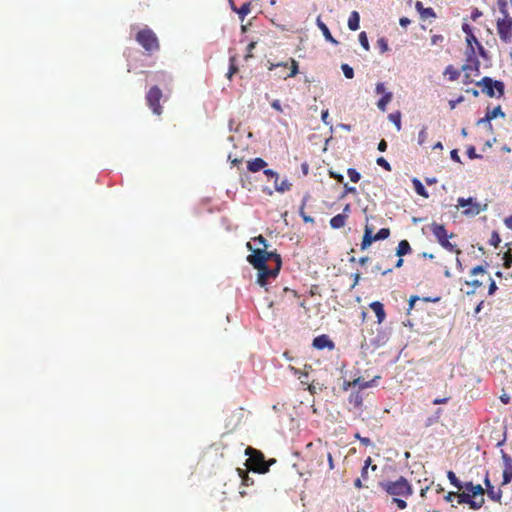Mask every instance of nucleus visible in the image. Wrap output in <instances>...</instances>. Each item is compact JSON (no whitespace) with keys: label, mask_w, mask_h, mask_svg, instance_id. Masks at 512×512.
<instances>
[{"label":"nucleus","mask_w":512,"mask_h":512,"mask_svg":"<svg viewBox=\"0 0 512 512\" xmlns=\"http://www.w3.org/2000/svg\"><path fill=\"white\" fill-rule=\"evenodd\" d=\"M247 248L252 251L247 261L258 270L257 283L265 287L270 278H276L282 266L281 256L276 252L265 251V249H253L251 242Z\"/></svg>","instance_id":"f257e3e1"},{"label":"nucleus","mask_w":512,"mask_h":512,"mask_svg":"<svg viewBox=\"0 0 512 512\" xmlns=\"http://www.w3.org/2000/svg\"><path fill=\"white\" fill-rule=\"evenodd\" d=\"M374 241L373 228L369 225L365 226L364 235L361 242V250H366Z\"/></svg>","instance_id":"2eb2a0df"},{"label":"nucleus","mask_w":512,"mask_h":512,"mask_svg":"<svg viewBox=\"0 0 512 512\" xmlns=\"http://www.w3.org/2000/svg\"><path fill=\"white\" fill-rule=\"evenodd\" d=\"M278 67H281V68H288L289 67V62H280V63H270V65L268 66V69L270 71L278 68Z\"/></svg>","instance_id":"8fccbe9b"},{"label":"nucleus","mask_w":512,"mask_h":512,"mask_svg":"<svg viewBox=\"0 0 512 512\" xmlns=\"http://www.w3.org/2000/svg\"><path fill=\"white\" fill-rule=\"evenodd\" d=\"M369 307L375 313L377 322L379 324L382 323L386 318V313H385L383 304L379 301H374V302L370 303Z\"/></svg>","instance_id":"dca6fc26"},{"label":"nucleus","mask_w":512,"mask_h":512,"mask_svg":"<svg viewBox=\"0 0 512 512\" xmlns=\"http://www.w3.org/2000/svg\"><path fill=\"white\" fill-rule=\"evenodd\" d=\"M466 40H467L468 45L470 46L471 53H474V48H473V46H472V44H473V43H476V44L479 46L480 50H483L482 45L478 42V40H477L476 36H475L472 32H470V33L467 35Z\"/></svg>","instance_id":"e433bc0d"},{"label":"nucleus","mask_w":512,"mask_h":512,"mask_svg":"<svg viewBox=\"0 0 512 512\" xmlns=\"http://www.w3.org/2000/svg\"><path fill=\"white\" fill-rule=\"evenodd\" d=\"M496 290H497V285H496L495 281L490 279V284H489V289H488L489 295H493Z\"/></svg>","instance_id":"bf43d9fd"},{"label":"nucleus","mask_w":512,"mask_h":512,"mask_svg":"<svg viewBox=\"0 0 512 512\" xmlns=\"http://www.w3.org/2000/svg\"><path fill=\"white\" fill-rule=\"evenodd\" d=\"M427 138H428L427 128L423 127L418 134V144L419 145L425 144L427 141Z\"/></svg>","instance_id":"a18cd8bd"},{"label":"nucleus","mask_w":512,"mask_h":512,"mask_svg":"<svg viewBox=\"0 0 512 512\" xmlns=\"http://www.w3.org/2000/svg\"><path fill=\"white\" fill-rule=\"evenodd\" d=\"M267 166V162L262 158H254L247 163V169L252 172L256 173L262 169H265Z\"/></svg>","instance_id":"f3484780"},{"label":"nucleus","mask_w":512,"mask_h":512,"mask_svg":"<svg viewBox=\"0 0 512 512\" xmlns=\"http://www.w3.org/2000/svg\"><path fill=\"white\" fill-rule=\"evenodd\" d=\"M392 98L393 95L391 92L384 93V95H382V97L377 102V107L383 112L386 111V107L388 103L391 102Z\"/></svg>","instance_id":"5701e85b"},{"label":"nucleus","mask_w":512,"mask_h":512,"mask_svg":"<svg viewBox=\"0 0 512 512\" xmlns=\"http://www.w3.org/2000/svg\"><path fill=\"white\" fill-rule=\"evenodd\" d=\"M465 285L471 287L470 290L466 291L467 295H473L477 289L483 286V282L479 281L477 279L471 280V281H465Z\"/></svg>","instance_id":"c85d7f7f"},{"label":"nucleus","mask_w":512,"mask_h":512,"mask_svg":"<svg viewBox=\"0 0 512 512\" xmlns=\"http://www.w3.org/2000/svg\"><path fill=\"white\" fill-rule=\"evenodd\" d=\"M239 477L241 478L242 485L250 486L254 484V480L248 475L246 470L237 468Z\"/></svg>","instance_id":"bb28decb"},{"label":"nucleus","mask_w":512,"mask_h":512,"mask_svg":"<svg viewBox=\"0 0 512 512\" xmlns=\"http://www.w3.org/2000/svg\"><path fill=\"white\" fill-rule=\"evenodd\" d=\"M264 174L268 177V178H273L274 181H278V178H279V175L276 171L272 170V169H265L264 170Z\"/></svg>","instance_id":"3c124183"},{"label":"nucleus","mask_w":512,"mask_h":512,"mask_svg":"<svg viewBox=\"0 0 512 512\" xmlns=\"http://www.w3.org/2000/svg\"><path fill=\"white\" fill-rule=\"evenodd\" d=\"M359 41H360L361 46H362L366 51H368V50L370 49L369 41H368V38H367L366 32H361V33L359 34Z\"/></svg>","instance_id":"c03bdc74"},{"label":"nucleus","mask_w":512,"mask_h":512,"mask_svg":"<svg viewBox=\"0 0 512 512\" xmlns=\"http://www.w3.org/2000/svg\"><path fill=\"white\" fill-rule=\"evenodd\" d=\"M289 63H290V65H289L290 72L286 76L283 77L284 79L293 78L299 72L298 62L294 58H290Z\"/></svg>","instance_id":"cd10ccee"},{"label":"nucleus","mask_w":512,"mask_h":512,"mask_svg":"<svg viewBox=\"0 0 512 512\" xmlns=\"http://www.w3.org/2000/svg\"><path fill=\"white\" fill-rule=\"evenodd\" d=\"M476 85L482 87V93L490 98H501L505 92V85L502 81L493 80L491 77L485 76Z\"/></svg>","instance_id":"0eeeda50"},{"label":"nucleus","mask_w":512,"mask_h":512,"mask_svg":"<svg viewBox=\"0 0 512 512\" xmlns=\"http://www.w3.org/2000/svg\"><path fill=\"white\" fill-rule=\"evenodd\" d=\"M252 241L254 244L257 245L255 249H265V251H267L268 243L267 240L262 235L254 237Z\"/></svg>","instance_id":"72a5a7b5"},{"label":"nucleus","mask_w":512,"mask_h":512,"mask_svg":"<svg viewBox=\"0 0 512 512\" xmlns=\"http://www.w3.org/2000/svg\"><path fill=\"white\" fill-rule=\"evenodd\" d=\"M360 15L357 11H352L348 18V27L352 31H357L360 27Z\"/></svg>","instance_id":"aec40b11"},{"label":"nucleus","mask_w":512,"mask_h":512,"mask_svg":"<svg viewBox=\"0 0 512 512\" xmlns=\"http://www.w3.org/2000/svg\"><path fill=\"white\" fill-rule=\"evenodd\" d=\"M372 382L373 381H365V379L359 377V378L354 379L351 382H348L346 385L348 387H358L359 389H365V388L370 387Z\"/></svg>","instance_id":"4be33fe9"},{"label":"nucleus","mask_w":512,"mask_h":512,"mask_svg":"<svg viewBox=\"0 0 512 512\" xmlns=\"http://www.w3.org/2000/svg\"><path fill=\"white\" fill-rule=\"evenodd\" d=\"M313 347L318 350H323L325 348L332 350L334 348V343L327 335L323 334L314 338Z\"/></svg>","instance_id":"f8f14e48"},{"label":"nucleus","mask_w":512,"mask_h":512,"mask_svg":"<svg viewBox=\"0 0 512 512\" xmlns=\"http://www.w3.org/2000/svg\"><path fill=\"white\" fill-rule=\"evenodd\" d=\"M376 163L380 167L384 168L386 171H391V165L389 164V162L385 158H383V157L377 158Z\"/></svg>","instance_id":"de8ad7c7"},{"label":"nucleus","mask_w":512,"mask_h":512,"mask_svg":"<svg viewBox=\"0 0 512 512\" xmlns=\"http://www.w3.org/2000/svg\"><path fill=\"white\" fill-rule=\"evenodd\" d=\"M349 402L354 405V407H360L363 403V398L359 392L352 393L349 397Z\"/></svg>","instance_id":"f704fd0d"},{"label":"nucleus","mask_w":512,"mask_h":512,"mask_svg":"<svg viewBox=\"0 0 512 512\" xmlns=\"http://www.w3.org/2000/svg\"><path fill=\"white\" fill-rule=\"evenodd\" d=\"M420 13L423 17H435L436 16L434 10L430 7L424 8Z\"/></svg>","instance_id":"864d4df0"},{"label":"nucleus","mask_w":512,"mask_h":512,"mask_svg":"<svg viewBox=\"0 0 512 512\" xmlns=\"http://www.w3.org/2000/svg\"><path fill=\"white\" fill-rule=\"evenodd\" d=\"M413 184H414V187H415V191H416V193L418 195L423 196L425 198L428 197V193H427L425 187L423 186V184L421 183L420 180L414 179L413 180Z\"/></svg>","instance_id":"473e14b6"},{"label":"nucleus","mask_w":512,"mask_h":512,"mask_svg":"<svg viewBox=\"0 0 512 512\" xmlns=\"http://www.w3.org/2000/svg\"><path fill=\"white\" fill-rule=\"evenodd\" d=\"M238 72L237 59L236 56H231L229 58V70L227 73V78L231 79L234 74Z\"/></svg>","instance_id":"c756f323"},{"label":"nucleus","mask_w":512,"mask_h":512,"mask_svg":"<svg viewBox=\"0 0 512 512\" xmlns=\"http://www.w3.org/2000/svg\"><path fill=\"white\" fill-rule=\"evenodd\" d=\"M444 76H448L450 81H455L459 78L460 72L453 65H448L444 70Z\"/></svg>","instance_id":"b1692460"},{"label":"nucleus","mask_w":512,"mask_h":512,"mask_svg":"<svg viewBox=\"0 0 512 512\" xmlns=\"http://www.w3.org/2000/svg\"><path fill=\"white\" fill-rule=\"evenodd\" d=\"M504 224L506 225L507 228L512 229V214L509 217L505 218Z\"/></svg>","instance_id":"774afa93"},{"label":"nucleus","mask_w":512,"mask_h":512,"mask_svg":"<svg viewBox=\"0 0 512 512\" xmlns=\"http://www.w3.org/2000/svg\"><path fill=\"white\" fill-rule=\"evenodd\" d=\"M456 495H457V492H449V493H447V495H445L444 499L446 502H452L453 499L455 497H457Z\"/></svg>","instance_id":"0e129e2a"},{"label":"nucleus","mask_w":512,"mask_h":512,"mask_svg":"<svg viewBox=\"0 0 512 512\" xmlns=\"http://www.w3.org/2000/svg\"><path fill=\"white\" fill-rule=\"evenodd\" d=\"M317 26L319 27V29L322 31L325 39L333 44H338V42L333 38V36L331 35L327 25L321 21L320 17L317 18Z\"/></svg>","instance_id":"6ab92c4d"},{"label":"nucleus","mask_w":512,"mask_h":512,"mask_svg":"<svg viewBox=\"0 0 512 512\" xmlns=\"http://www.w3.org/2000/svg\"><path fill=\"white\" fill-rule=\"evenodd\" d=\"M162 97L163 93L158 86H152L146 93V103L153 114L157 116L163 113V107L160 104Z\"/></svg>","instance_id":"1a4fd4ad"},{"label":"nucleus","mask_w":512,"mask_h":512,"mask_svg":"<svg viewBox=\"0 0 512 512\" xmlns=\"http://www.w3.org/2000/svg\"><path fill=\"white\" fill-rule=\"evenodd\" d=\"M443 41V36L442 35H433L431 37V42L433 45L439 43V42H442Z\"/></svg>","instance_id":"69168bd1"},{"label":"nucleus","mask_w":512,"mask_h":512,"mask_svg":"<svg viewBox=\"0 0 512 512\" xmlns=\"http://www.w3.org/2000/svg\"><path fill=\"white\" fill-rule=\"evenodd\" d=\"M450 156H451V159H452L453 161L458 162V163H460V162H461V160H460V156H459L458 151H457L456 149H454V150H452V151L450 152Z\"/></svg>","instance_id":"680f3d73"},{"label":"nucleus","mask_w":512,"mask_h":512,"mask_svg":"<svg viewBox=\"0 0 512 512\" xmlns=\"http://www.w3.org/2000/svg\"><path fill=\"white\" fill-rule=\"evenodd\" d=\"M484 484H485V492L487 493L488 497L495 501L500 503L502 498V490L501 489H495V487L491 484L489 475L486 473L484 478Z\"/></svg>","instance_id":"9b49d317"},{"label":"nucleus","mask_w":512,"mask_h":512,"mask_svg":"<svg viewBox=\"0 0 512 512\" xmlns=\"http://www.w3.org/2000/svg\"><path fill=\"white\" fill-rule=\"evenodd\" d=\"M498 116L505 117V114L502 111V108L500 105H498L497 107H495L492 110H488L485 115V120H493Z\"/></svg>","instance_id":"a878e982"},{"label":"nucleus","mask_w":512,"mask_h":512,"mask_svg":"<svg viewBox=\"0 0 512 512\" xmlns=\"http://www.w3.org/2000/svg\"><path fill=\"white\" fill-rule=\"evenodd\" d=\"M464 100L463 96L458 97L456 100H450L449 106L450 109H454L458 103H461Z\"/></svg>","instance_id":"052dcab7"},{"label":"nucleus","mask_w":512,"mask_h":512,"mask_svg":"<svg viewBox=\"0 0 512 512\" xmlns=\"http://www.w3.org/2000/svg\"><path fill=\"white\" fill-rule=\"evenodd\" d=\"M411 246L407 240H401L398 244L396 255L398 257H402L404 255H407L411 252Z\"/></svg>","instance_id":"412c9836"},{"label":"nucleus","mask_w":512,"mask_h":512,"mask_svg":"<svg viewBox=\"0 0 512 512\" xmlns=\"http://www.w3.org/2000/svg\"><path fill=\"white\" fill-rule=\"evenodd\" d=\"M503 18H498L496 23L497 33L501 41L509 43L512 39V17L509 15L506 4L500 8Z\"/></svg>","instance_id":"423d86ee"},{"label":"nucleus","mask_w":512,"mask_h":512,"mask_svg":"<svg viewBox=\"0 0 512 512\" xmlns=\"http://www.w3.org/2000/svg\"><path fill=\"white\" fill-rule=\"evenodd\" d=\"M271 106H272L273 109H275L278 112H282L283 111L279 100H274L271 103Z\"/></svg>","instance_id":"e2e57ef3"},{"label":"nucleus","mask_w":512,"mask_h":512,"mask_svg":"<svg viewBox=\"0 0 512 512\" xmlns=\"http://www.w3.org/2000/svg\"><path fill=\"white\" fill-rule=\"evenodd\" d=\"M347 174H348L350 180L354 183H357L361 178L360 173L354 168H349L347 170Z\"/></svg>","instance_id":"58836bf2"},{"label":"nucleus","mask_w":512,"mask_h":512,"mask_svg":"<svg viewBox=\"0 0 512 512\" xmlns=\"http://www.w3.org/2000/svg\"><path fill=\"white\" fill-rule=\"evenodd\" d=\"M390 236V230L388 228H382L380 229L375 235L374 239L376 241L378 240H385Z\"/></svg>","instance_id":"4c0bfd02"},{"label":"nucleus","mask_w":512,"mask_h":512,"mask_svg":"<svg viewBox=\"0 0 512 512\" xmlns=\"http://www.w3.org/2000/svg\"><path fill=\"white\" fill-rule=\"evenodd\" d=\"M463 488H465L467 492L473 496L474 499L483 497L485 493V489L480 484L474 485L472 482H466L463 485Z\"/></svg>","instance_id":"4468645a"},{"label":"nucleus","mask_w":512,"mask_h":512,"mask_svg":"<svg viewBox=\"0 0 512 512\" xmlns=\"http://www.w3.org/2000/svg\"><path fill=\"white\" fill-rule=\"evenodd\" d=\"M292 184L288 180H283L280 183L274 181L275 190L278 192H285L291 189Z\"/></svg>","instance_id":"2f4dec72"},{"label":"nucleus","mask_w":512,"mask_h":512,"mask_svg":"<svg viewBox=\"0 0 512 512\" xmlns=\"http://www.w3.org/2000/svg\"><path fill=\"white\" fill-rule=\"evenodd\" d=\"M377 47L379 48L381 53H385L389 50L388 42L383 37L377 40Z\"/></svg>","instance_id":"79ce46f5"},{"label":"nucleus","mask_w":512,"mask_h":512,"mask_svg":"<svg viewBox=\"0 0 512 512\" xmlns=\"http://www.w3.org/2000/svg\"><path fill=\"white\" fill-rule=\"evenodd\" d=\"M135 40L149 55L160 49V43L157 35L147 26L136 33Z\"/></svg>","instance_id":"20e7f679"},{"label":"nucleus","mask_w":512,"mask_h":512,"mask_svg":"<svg viewBox=\"0 0 512 512\" xmlns=\"http://www.w3.org/2000/svg\"><path fill=\"white\" fill-rule=\"evenodd\" d=\"M300 215L305 223H314V219L304 212V206L300 208Z\"/></svg>","instance_id":"603ef678"},{"label":"nucleus","mask_w":512,"mask_h":512,"mask_svg":"<svg viewBox=\"0 0 512 512\" xmlns=\"http://www.w3.org/2000/svg\"><path fill=\"white\" fill-rule=\"evenodd\" d=\"M467 156L470 158V159H476L478 157H480L477 153H476V149L474 146H470L468 149H467Z\"/></svg>","instance_id":"5fc2aeb1"},{"label":"nucleus","mask_w":512,"mask_h":512,"mask_svg":"<svg viewBox=\"0 0 512 512\" xmlns=\"http://www.w3.org/2000/svg\"><path fill=\"white\" fill-rule=\"evenodd\" d=\"M447 478L450 481V483L458 490H461L463 488L462 482L457 478L453 471L450 470L447 472Z\"/></svg>","instance_id":"7c9ffc66"},{"label":"nucleus","mask_w":512,"mask_h":512,"mask_svg":"<svg viewBox=\"0 0 512 512\" xmlns=\"http://www.w3.org/2000/svg\"><path fill=\"white\" fill-rule=\"evenodd\" d=\"M341 69L347 79H352L354 77V70L348 64H342Z\"/></svg>","instance_id":"ea45409f"},{"label":"nucleus","mask_w":512,"mask_h":512,"mask_svg":"<svg viewBox=\"0 0 512 512\" xmlns=\"http://www.w3.org/2000/svg\"><path fill=\"white\" fill-rule=\"evenodd\" d=\"M457 207L466 208L462 211L465 216H476L480 212L487 210L488 204H481L475 198H463L457 199Z\"/></svg>","instance_id":"6e6552de"},{"label":"nucleus","mask_w":512,"mask_h":512,"mask_svg":"<svg viewBox=\"0 0 512 512\" xmlns=\"http://www.w3.org/2000/svg\"><path fill=\"white\" fill-rule=\"evenodd\" d=\"M290 370L295 374V375H298L299 374V379L301 380L302 383H306L307 380H308V373L307 372H300V370H298L297 368L293 367V366H289Z\"/></svg>","instance_id":"a19ab883"},{"label":"nucleus","mask_w":512,"mask_h":512,"mask_svg":"<svg viewBox=\"0 0 512 512\" xmlns=\"http://www.w3.org/2000/svg\"><path fill=\"white\" fill-rule=\"evenodd\" d=\"M501 242V238L497 231H493L491 234V238L489 240V244L497 248Z\"/></svg>","instance_id":"37998d69"},{"label":"nucleus","mask_w":512,"mask_h":512,"mask_svg":"<svg viewBox=\"0 0 512 512\" xmlns=\"http://www.w3.org/2000/svg\"><path fill=\"white\" fill-rule=\"evenodd\" d=\"M375 91L377 94H382V95H384V93H387L384 83H381V82L376 84Z\"/></svg>","instance_id":"13d9d810"},{"label":"nucleus","mask_w":512,"mask_h":512,"mask_svg":"<svg viewBox=\"0 0 512 512\" xmlns=\"http://www.w3.org/2000/svg\"><path fill=\"white\" fill-rule=\"evenodd\" d=\"M256 47V42H251L248 44L247 46V54L245 55V59H248V58H251L253 55H252V51L253 49Z\"/></svg>","instance_id":"4d7b16f0"},{"label":"nucleus","mask_w":512,"mask_h":512,"mask_svg":"<svg viewBox=\"0 0 512 512\" xmlns=\"http://www.w3.org/2000/svg\"><path fill=\"white\" fill-rule=\"evenodd\" d=\"M348 214H337L330 219V226L333 229H340L345 226Z\"/></svg>","instance_id":"a211bd4d"},{"label":"nucleus","mask_w":512,"mask_h":512,"mask_svg":"<svg viewBox=\"0 0 512 512\" xmlns=\"http://www.w3.org/2000/svg\"><path fill=\"white\" fill-rule=\"evenodd\" d=\"M457 502L458 504H467L470 509L478 510L484 504V498L480 497L479 499H474L472 495L468 492L457 493Z\"/></svg>","instance_id":"9d476101"},{"label":"nucleus","mask_w":512,"mask_h":512,"mask_svg":"<svg viewBox=\"0 0 512 512\" xmlns=\"http://www.w3.org/2000/svg\"><path fill=\"white\" fill-rule=\"evenodd\" d=\"M329 176L333 179H335L337 182L339 183H343L344 182V177L342 174L340 173H337L333 170H329Z\"/></svg>","instance_id":"09e8293b"},{"label":"nucleus","mask_w":512,"mask_h":512,"mask_svg":"<svg viewBox=\"0 0 512 512\" xmlns=\"http://www.w3.org/2000/svg\"><path fill=\"white\" fill-rule=\"evenodd\" d=\"M389 119L396 126L397 131L401 130V113L395 112L389 115Z\"/></svg>","instance_id":"c9c22d12"},{"label":"nucleus","mask_w":512,"mask_h":512,"mask_svg":"<svg viewBox=\"0 0 512 512\" xmlns=\"http://www.w3.org/2000/svg\"><path fill=\"white\" fill-rule=\"evenodd\" d=\"M430 230L434 237L436 238L437 242L446 250L449 252H455L457 255L461 253V251L457 248L455 244H452L449 241V238H452L454 236L453 233L450 235L448 234L445 226L443 224H439L436 222H433L430 225Z\"/></svg>","instance_id":"39448f33"},{"label":"nucleus","mask_w":512,"mask_h":512,"mask_svg":"<svg viewBox=\"0 0 512 512\" xmlns=\"http://www.w3.org/2000/svg\"><path fill=\"white\" fill-rule=\"evenodd\" d=\"M381 487L387 494L393 497V503H395L400 510H404L407 507V502L404 498L412 496L413 487L405 477L400 476L395 481L382 482Z\"/></svg>","instance_id":"f03ea898"},{"label":"nucleus","mask_w":512,"mask_h":512,"mask_svg":"<svg viewBox=\"0 0 512 512\" xmlns=\"http://www.w3.org/2000/svg\"><path fill=\"white\" fill-rule=\"evenodd\" d=\"M233 10L237 12L241 20H244V18L250 13L251 11V3L245 2L241 5L239 9H236L234 6H232Z\"/></svg>","instance_id":"393cba45"},{"label":"nucleus","mask_w":512,"mask_h":512,"mask_svg":"<svg viewBox=\"0 0 512 512\" xmlns=\"http://www.w3.org/2000/svg\"><path fill=\"white\" fill-rule=\"evenodd\" d=\"M505 467L503 470V482L502 485H506L512 480V459L509 455L503 454L502 456Z\"/></svg>","instance_id":"ddd939ff"},{"label":"nucleus","mask_w":512,"mask_h":512,"mask_svg":"<svg viewBox=\"0 0 512 512\" xmlns=\"http://www.w3.org/2000/svg\"><path fill=\"white\" fill-rule=\"evenodd\" d=\"M245 455L248 456L245 463L247 468L259 474L267 473L269 471V467L276 462V459L274 458L266 461L264 454L260 450L250 446L245 449Z\"/></svg>","instance_id":"7ed1b4c3"},{"label":"nucleus","mask_w":512,"mask_h":512,"mask_svg":"<svg viewBox=\"0 0 512 512\" xmlns=\"http://www.w3.org/2000/svg\"><path fill=\"white\" fill-rule=\"evenodd\" d=\"M503 266L505 268H510L512 266V254L510 251L504 253L503 256Z\"/></svg>","instance_id":"49530a36"},{"label":"nucleus","mask_w":512,"mask_h":512,"mask_svg":"<svg viewBox=\"0 0 512 512\" xmlns=\"http://www.w3.org/2000/svg\"><path fill=\"white\" fill-rule=\"evenodd\" d=\"M387 149V142L382 139L379 143H378V150L381 151V152H384L386 151Z\"/></svg>","instance_id":"338daca9"},{"label":"nucleus","mask_w":512,"mask_h":512,"mask_svg":"<svg viewBox=\"0 0 512 512\" xmlns=\"http://www.w3.org/2000/svg\"><path fill=\"white\" fill-rule=\"evenodd\" d=\"M486 270L483 266L478 265L471 270V275L485 274Z\"/></svg>","instance_id":"6e6d98bb"}]
</instances>
